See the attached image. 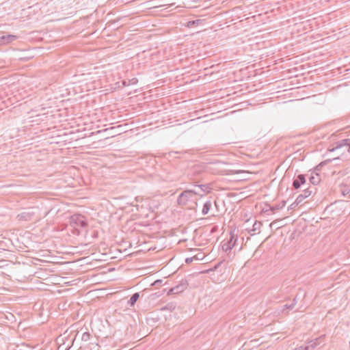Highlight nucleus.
Listing matches in <instances>:
<instances>
[{
	"label": "nucleus",
	"mask_w": 350,
	"mask_h": 350,
	"mask_svg": "<svg viewBox=\"0 0 350 350\" xmlns=\"http://www.w3.org/2000/svg\"><path fill=\"white\" fill-rule=\"evenodd\" d=\"M195 194H196V193L193 190H185L183 191L178 197V204L179 205H185Z\"/></svg>",
	"instance_id": "1"
},
{
	"label": "nucleus",
	"mask_w": 350,
	"mask_h": 350,
	"mask_svg": "<svg viewBox=\"0 0 350 350\" xmlns=\"http://www.w3.org/2000/svg\"><path fill=\"white\" fill-rule=\"evenodd\" d=\"M188 285L189 284L187 280H182L180 281L178 284L169 290L167 295H170L179 294L186 290L188 287Z\"/></svg>",
	"instance_id": "2"
},
{
	"label": "nucleus",
	"mask_w": 350,
	"mask_h": 350,
	"mask_svg": "<svg viewBox=\"0 0 350 350\" xmlns=\"http://www.w3.org/2000/svg\"><path fill=\"white\" fill-rule=\"evenodd\" d=\"M70 224L72 226L83 228L87 226V222L84 216L80 214H75L70 217Z\"/></svg>",
	"instance_id": "3"
},
{
	"label": "nucleus",
	"mask_w": 350,
	"mask_h": 350,
	"mask_svg": "<svg viewBox=\"0 0 350 350\" xmlns=\"http://www.w3.org/2000/svg\"><path fill=\"white\" fill-rule=\"evenodd\" d=\"M343 148H347V151L350 153V139H344L336 142L333 144V148L329 149V151L333 152Z\"/></svg>",
	"instance_id": "4"
},
{
	"label": "nucleus",
	"mask_w": 350,
	"mask_h": 350,
	"mask_svg": "<svg viewBox=\"0 0 350 350\" xmlns=\"http://www.w3.org/2000/svg\"><path fill=\"white\" fill-rule=\"evenodd\" d=\"M306 183V176L304 174H298L295 176L293 180V187L295 189H298L302 185Z\"/></svg>",
	"instance_id": "5"
},
{
	"label": "nucleus",
	"mask_w": 350,
	"mask_h": 350,
	"mask_svg": "<svg viewBox=\"0 0 350 350\" xmlns=\"http://www.w3.org/2000/svg\"><path fill=\"white\" fill-rule=\"evenodd\" d=\"M312 192H313V191L311 188H308L306 189H304L303 193L299 194L297 197L295 201L294 202V204H299L300 203H301L304 201V199L309 197L312 194Z\"/></svg>",
	"instance_id": "6"
},
{
	"label": "nucleus",
	"mask_w": 350,
	"mask_h": 350,
	"mask_svg": "<svg viewBox=\"0 0 350 350\" xmlns=\"http://www.w3.org/2000/svg\"><path fill=\"white\" fill-rule=\"evenodd\" d=\"M18 37L15 35L8 34L0 36V45L6 44L16 40Z\"/></svg>",
	"instance_id": "7"
},
{
	"label": "nucleus",
	"mask_w": 350,
	"mask_h": 350,
	"mask_svg": "<svg viewBox=\"0 0 350 350\" xmlns=\"http://www.w3.org/2000/svg\"><path fill=\"white\" fill-rule=\"evenodd\" d=\"M321 338H318L314 340H312L308 342V345L304 346V348H307L308 350H314L319 344V340Z\"/></svg>",
	"instance_id": "8"
},
{
	"label": "nucleus",
	"mask_w": 350,
	"mask_h": 350,
	"mask_svg": "<svg viewBox=\"0 0 350 350\" xmlns=\"http://www.w3.org/2000/svg\"><path fill=\"white\" fill-rule=\"evenodd\" d=\"M236 243H237V239H234V241H233V243H230V242H228V241L226 243H224L221 245L222 250L224 252L230 251L232 249V247H234L236 245Z\"/></svg>",
	"instance_id": "9"
},
{
	"label": "nucleus",
	"mask_w": 350,
	"mask_h": 350,
	"mask_svg": "<svg viewBox=\"0 0 350 350\" xmlns=\"http://www.w3.org/2000/svg\"><path fill=\"white\" fill-rule=\"evenodd\" d=\"M212 206V202L211 200L206 201L202 207V213L203 215H206L208 213L211 208Z\"/></svg>",
	"instance_id": "10"
},
{
	"label": "nucleus",
	"mask_w": 350,
	"mask_h": 350,
	"mask_svg": "<svg viewBox=\"0 0 350 350\" xmlns=\"http://www.w3.org/2000/svg\"><path fill=\"white\" fill-rule=\"evenodd\" d=\"M139 293H135L134 294H133L130 298V299L128 301V304L130 306H133L135 303L137 302V301L139 299Z\"/></svg>",
	"instance_id": "11"
},
{
	"label": "nucleus",
	"mask_w": 350,
	"mask_h": 350,
	"mask_svg": "<svg viewBox=\"0 0 350 350\" xmlns=\"http://www.w3.org/2000/svg\"><path fill=\"white\" fill-rule=\"evenodd\" d=\"M309 179L310 182L314 185H317L321 181L320 176L318 174H312Z\"/></svg>",
	"instance_id": "12"
},
{
	"label": "nucleus",
	"mask_w": 350,
	"mask_h": 350,
	"mask_svg": "<svg viewBox=\"0 0 350 350\" xmlns=\"http://www.w3.org/2000/svg\"><path fill=\"white\" fill-rule=\"evenodd\" d=\"M285 205H286V201L283 200V201L280 202V203H278V204H275V206H272L271 210L275 211V210L282 209L285 206Z\"/></svg>",
	"instance_id": "13"
},
{
	"label": "nucleus",
	"mask_w": 350,
	"mask_h": 350,
	"mask_svg": "<svg viewBox=\"0 0 350 350\" xmlns=\"http://www.w3.org/2000/svg\"><path fill=\"white\" fill-rule=\"evenodd\" d=\"M262 226V223L260 221H256L253 224L252 229L251 231L256 232V230H259Z\"/></svg>",
	"instance_id": "14"
},
{
	"label": "nucleus",
	"mask_w": 350,
	"mask_h": 350,
	"mask_svg": "<svg viewBox=\"0 0 350 350\" xmlns=\"http://www.w3.org/2000/svg\"><path fill=\"white\" fill-rule=\"evenodd\" d=\"M201 23V20H194V21H190L187 23V27H192L194 25H198Z\"/></svg>",
	"instance_id": "15"
},
{
	"label": "nucleus",
	"mask_w": 350,
	"mask_h": 350,
	"mask_svg": "<svg viewBox=\"0 0 350 350\" xmlns=\"http://www.w3.org/2000/svg\"><path fill=\"white\" fill-rule=\"evenodd\" d=\"M296 304H297V297H295L293 299V303L291 304H289V305L288 304H286V305H284V308H286V309H293Z\"/></svg>",
	"instance_id": "16"
},
{
	"label": "nucleus",
	"mask_w": 350,
	"mask_h": 350,
	"mask_svg": "<svg viewBox=\"0 0 350 350\" xmlns=\"http://www.w3.org/2000/svg\"><path fill=\"white\" fill-rule=\"evenodd\" d=\"M90 334L89 332H84L82 334V337H81L82 340L88 341L90 340Z\"/></svg>",
	"instance_id": "17"
},
{
	"label": "nucleus",
	"mask_w": 350,
	"mask_h": 350,
	"mask_svg": "<svg viewBox=\"0 0 350 350\" xmlns=\"http://www.w3.org/2000/svg\"><path fill=\"white\" fill-rule=\"evenodd\" d=\"M193 259L199 260L200 258H198L197 256H193V257H191V258H187L185 259V262H186V263L189 264V263L192 262Z\"/></svg>",
	"instance_id": "18"
},
{
	"label": "nucleus",
	"mask_w": 350,
	"mask_h": 350,
	"mask_svg": "<svg viewBox=\"0 0 350 350\" xmlns=\"http://www.w3.org/2000/svg\"><path fill=\"white\" fill-rule=\"evenodd\" d=\"M237 239V236L235 235L234 233L230 232V239L228 241V242H230V243H233V241L234 239Z\"/></svg>",
	"instance_id": "19"
},
{
	"label": "nucleus",
	"mask_w": 350,
	"mask_h": 350,
	"mask_svg": "<svg viewBox=\"0 0 350 350\" xmlns=\"http://www.w3.org/2000/svg\"><path fill=\"white\" fill-rule=\"evenodd\" d=\"M298 204H294V202L293 204H291L289 206H288V209H293L296 206H297Z\"/></svg>",
	"instance_id": "20"
},
{
	"label": "nucleus",
	"mask_w": 350,
	"mask_h": 350,
	"mask_svg": "<svg viewBox=\"0 0 350 350\" xmlns=\"http://www.w3.org/2000/svg\"><path fill=\"white\" fill-rule=\"evenodd\" d=\"M137 80L135 78H133L131 80V82L132 84H135L137 83Z\"/></svg>",
	"instance_id": "21"
},
{
	"label": "nucleus",
	"mask_w": 350,
	"mask_h": 350,
	"mask_svg": "<svg viewBox=\"0 0 350 350\" xmlns=\"http://www.w3.org/2000/svg\"><path fill=\"white\" fill-rule=\"evenodd\" d=\"M123 84H124V85H128L125 81H123Z\"/></svg>",
	"instance_id": "22"
},
{
	"label": "nucleus",
	"mask_w": 350,
	"mask_h": 350,
	"mask_svg": "<svg viewBox=\"0 0 350 350\" xmlns=\"http://www.w3.org/2000/svg\"><path fill=\"white\" fill-rule=\"evenodd\" d=\"M198 187H204V185H198Z\"/></svg>",
	"instance_id": "23"
}]
</instances>
